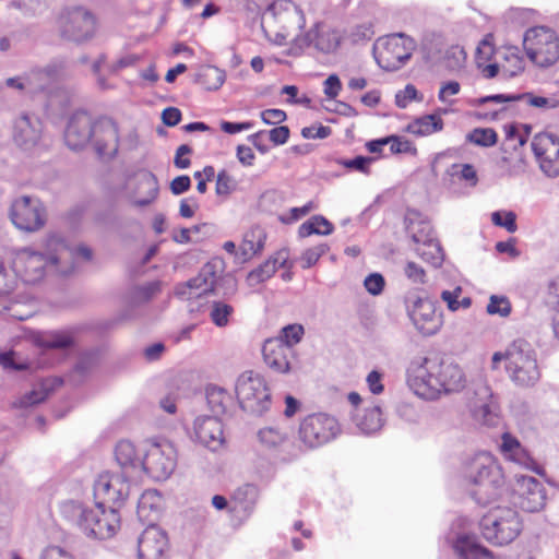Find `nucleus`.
<instances>
[{"label":"nucleus","instance_id":"obj_16","mask_svg":"<svg viewBox=\"0 0 559 559\" xmlns=\"http://www.w3.org/2000/svg\"><path fill=\"white\" fill-rule=\"evenodd\" d=\"M176 467V454L170 444H153L143 456L142 468L156 480L167 479Z\"/></svg>","mask_w":559,"mask_h":559},{"label":"nucleus","instance_id":"obj_20","mask_svg":"<svg viewBox=\"0 0 559 559\" xmlns=\"http://www.w3.org/2000/svg\"><path fill=\"white\" fill-rule=\"evenodd\" d=\"M168 538L157 525H148L138 539L140 559H167Z\"/></svg>","mask_w":559,"mask_h":559},{"label":"nucleus","instance_id":"obj_64","mask_svg":"<svg viewBox=\"0 0 559 559\" xmlns=\"http://www.w3.org/2000/svg\"><path fill=\"white\" fill-rule=\"evenodd\" d=\"M417 88L413 84H407L403 91L395 95V104L400 108H406L412 100L417 99Z\"/></svg>","mask_w":559,"mask_h":559},{"label":"nucleus","instance_id":"obj_45","mask_svg":"<svg viewBox=\"0 0 559 559\" xmlns=\"http://www.w3.org/2000/svg\"><path fill=\"white\" fill-rule=\"evenodd\" d=\"M49 394V389L43 384L38 389H34L31 392L25 393L16 401L13 402L15 408H28L44 402Z\"/></svg>","mask_w":559,"mask_h":559},{"label":"nucleus","instance_id":"obj_52","mask_svg":"<svg viewBox=\"0 0 559 559\" xmlns=\"http://www.w3.org/2000/svg\"><path fill=\"white\" fill-rule=\"evenodd\" d=\"M520 96H522L521 99H525L530 106L544 110L554 109L559 106V100L556 97H544L534 95L533 93H524L520 94Z\"/></svg>","mask_w":559,"mask_h":559},{"label":"nucleus","instance_id":"obj_39","mask_svg":"<svg viewBox=\"0 0 559 559\" xmlns=\"http://www.w3.org/2000/svg\"><path fill=\"white\" fill-rule=\"evenodd\" d=\"M74 344V338L71 332L68 331H53L47 333L40 338V346L51 349H66Z\"/></svg>","mask_w":559,"mask_h":559},{"label":"nucleus","instance_id":"obj_1","mask_svg":"<svg viewBox=\"0 0 559 559\" xmlns=\"http://www.w3.org/2000/svg\"><path fill=\"white\" fill-rule=\"evenodd\" d=\"M406 376L409 389L428 401L437 400L442 394L460 392L466 384L465 373L459 365L437 357L414 358Z\"/></svg>","mask_w":559,"mask_h":559},{"label":"nucleus","instance_id":"obj_50","mask_svg":"<svg viewBox=\"0 0 559 559\" xmlns=\"http://www.w3.org/2000/svg\"><path fill=\"white\" fill-rule=\"evenodd\" d=\"M330 247L326 243H320L312 248L307 249L301 255V267L309 269L313 266L319 259L329 251Z\"/></svg>","mask_w":559,"mask_h":559},{"label":"nucleus","instance_id":"obj_59","mask_svg":"<svg viewBox=\"0 0 559 559\" xmlns=\"http://www.w3.org/2000/svg\"><path fill=\"white\" fill-rule=\"evenodd\" d=\"M305 333L304 326L300 324H289L282 329L281 335L277 338L283 340L290 347L294 348V345L301 341V337Z\"/></svg>","mask_w":559,"mask_h":559},{"label":"nucleus","instance_id":"obj_14","mask_svg":"<svg viewBox=\"0 0 559 559\" xmlns=\"http://www.w3.org/2000/svg\"><path fill=\"white\" fill-rule=\"evenodd\" d=\"M531 146L542 171L550 178L559 176V136L550 132L538 133Z\"/></svg>","mask_w":559,"mask_h":559},{"label":"nucleus","instance_id":"obj_21","mask_svg":"<svg viewBox=\"0 0 559 559\" xmlns=\"http://www.w3.org/2000/svg\"><path fill=\"white\" fill-rule=\"evenodd\" d=\"M95 120L84 110L74 112L69 119L64 140L72 150H79L88 144L93 138Z\"/></svg>","mask_w":559,"mask_h":559},{"label":"nucleus","instance_id":"obj_10","mask_svg":"<svg viewBox=\"0 0 559 559\" xmlns=\"http://www.w3.org/2000/svg\"><path fill=\"white\" fill-rule=\"evenodd\" d=\"M340 432L337 420L324 413L308 415L299 426V439L308 448L314 449L334 439Z\"/></svg>","mask_w":559,"mask_h":559},{"label":"nucleus","instance_id":"obj_41","mask_svg":"<svg viewBox=\"0 0 559 559\" xmlns=\"http://www.w3.org/2000/svg\"><path fill=\"white\" fill-rule=\"evenodd\" d=\"M283 265L284 260L280 262L277 258H271L257 269L252 270L248 275V280L252 284L262 283L272 277L277 271V269Z\"/></svg>","mask_w":559,"mask_h":559},{"label":"nucleus","instance_id":"obj_23","mask_svg":"<svg viewBox=\"0 0 559 559\" xmlns=\"http://www.w3.org/2000/svg\"><path fill=\"white\" fill-rule=\"evenodd\" d=\"M518 503L527 512L540 511L546 504V489L544 485L532 476L518 478Z\"/></svg>","mask_w":559,"mask_h":559},{"label":"nucleus","instance_id":"obj_60","mask_svg":"<svg viewBox=\"0 0 559 559\" xmlns=\"http://www.w3.org/2000/svg\"><path fill=\"white\" fill-rule=\"evenodd\" d=\"M70 104V98L67 92L64 91H56L55 93L50 94L48 96L47 100V108L57 111L62 112L67 109V107Z\"/></svg>","mask_w":559,"mask_h":559},{"label":"nucleus","instance_id":"obj_43","mask_svg":"<svg viewBox=\"0 0 559 559\" xmlns=\"http://www.w3.org/2000/svg\"><path fill=\"white\" fill-rule=\"evenodd\" d=\"M466 61V52L460 46H451L448 48L441 60V64L449 71L454 72L461 70Z\"/></svg>","mask_w":559,"mask_h":559},{"label":"nucleus","instance_id":"obj_46","mask_svg":"<svg viewBox=\"0 0 559 559\" xmlns=\"http://www.w3.org/2000/svg\"><path fill=\"white\" fill-rule=\"evenodd\" d=\"M466 140L475 145L490 147L497 143V132L491 128H476L466 135Z\"/></svg>","mask_w":559,"mask_h":559},{"label":"nucleus","instance_id":"obj_27","mask_svg":"<svg viewBox=\"0 0 559 559\" xmlns=\"http://www.w3.org/2000/svg\"><path fill=\"white\" fill-rule=\"evenodd\" d=\"M296 40L300 47L314 46L317 50L324 53L334 51L340 44L335 33L320 31L318 26L307 32L302 37H296Z\"/></svg>","mask_w":559,"mask_h":559},{"label":"nucleus","instance_id":"obj_12","mask_svg":"<svg viewBox=\"0 0 559 559\" xmlns=\"http://www.w3.org/2000/svg\"><path fill=\"white\" fill-rule=\"evenodd\" d=\"M95 17L84 8L67 10L60 17L61 36L74 43L90 39L95 33Z\"/></svg>","mask_w":559,"mask_h":559},{"label":"nucleus","instance_id":"obj_32","mask_svg":"<svg viewBox=\"0 0 559 559\" xmlns=\"http://www.w3.org/2000/svg\"><path fill=\"white\" fill-rule=\"evenodd\" d=\"M358 429L365 435H371L379 431L383 426L382 412L380 406L374 405L365 409L362 415L355 417Z\"/></svg>","mask_w":559,"mask_h":559},{"label":"nucleus","instance_id":"obj_47","mask_svg":"<svg viewBox=\"0 0 559 559\" xmlns=\"http://www.w3.org/2000/svg\"><path fill=\"white\" fill-rule=\"evenodd\" d=\"M417 251L425 261L429 262L435 267L441 266L444 260L443 250L437 239L424 245L423 249H418Z\"/></svg>","mask_w":559,"mask_h":559},{"label":"nucleus","instance_id":"obj_33","mask_svg":"<svg viewBox=\"0 0 559 559\" xmlns=\"http://www.w3.org/2000/svg\"><path fill=\"white\" fill-rule=\"evenodd\" d=\"M405 223L406 231L415 243H421L424 246L436 240L432 227L428 222L420 221L418 218L413 219L407 216L405 218Z\"/></svg>","mask_w":559,"mask_h":559},{"label":"nucleus","instance_id":"obj_51","mask_svg":"<svg viewBox=\"0 0 559 559\" xmlns=\"http://www.w3.org/2000/svg\"><path fill=\"white\" fill-rule=\"evenodd\" d=\"M159 495L156 490H147L141 495L138 501V515L140 519L147 518L146 511L157 508Z\"/></svg>","mask_w":559,"mask_h":559},{"label":"nucleus","instance_id":"obj_63","mask_svg":"<svg viewBox=\"0 0 559 559\" xmlns=\"http://www.w3.org/2000/svg\"><path fill=\"white\" fill-rule=\"evenodd\" d=\"M314 209L313 202H308L301 207H292L289 210V213L280 215V221L284 224H292L294 222H297L301 217L306 216L311 210Z\"/></svg>","mask_w":559,"mask_h":559},{"label":"nucleus","instance_id":"obj_53","mask_svg":"<svg viewBox=\"0 0 559 559\" xmlns=\"http://www.w3.org/2000/svg\"><path fill=\"white\" fill-rule=\"evenodd\" d=\"M491 221L496 226L503 227L509 233H515L518 229L516 215L514 212H493L491 214Z\"/></svg>","mask_w":559,"mask_h":559},{"label":"nucleus","instance_id":"obj_36","mask_svg":"<svg viewBox=\"0 0 559 559\" xmlns=\"http://www.w3.org/2000/svg\"><path fill=\"white\" fill-rule=\"evenodd\" d=\"M225 79L226 74L223 70L214 66H206L200 70L194 81L207 91H216L223 85Z\"/></svg>","mask_w":559,"mask_h":559},{"label":"nucleus","instance_id":"obj_40","mask_svg":"<svg viewBox=\"0 0 559 559\" xmlns=\"http://www.w3.org/2000/svg\"><path fill=\"white\" fill-rule=\"evenodd\" d=\"M234 313V307L223 300H215L210 306V319L217 328L228 325L229 318Z\"/></svg>","mask_w":559,"mask_h":559},{"label":"nucleus","instance_id":"obj_30","mask_svg":"<svg viewBox=\"0 0 559 559\" xmlns=\"http://www.w3.org/2000/svg\"><path fill=\"white\" fill-rule=\"evenodd\" d=\"M120 528V515L116 508L105 510L103 515H99V521H96L92 530V538L108 539L111 538Z\"/></svg>","mask_w":559,"mask_h":559},{"label":"nucleus","instance_id":"obj_49","mask_svg":"<svg viewBox=\"0 0 559 559\" xmlns=\"http://www.w3.org/2000/svg\"><path fill=\"white\" fill-rule=\"evenodd\" d=\"M265 242V234L262 229L255 228L245 235L243 248L245 251H251L252 253L260 252Z\"/></svg>","mask_w":559,"mask_h":559},{"label":"nucleus","instance_id":"obj_11","mask_svg":"<svg viewBox=\"0 0 559 559\" xmlns=\"http://www.w3.org/2000/svg\"><path fill=\"white\" fill-rule=\"evenodd\" d=\"M9 215L16 228L28 233L44 227L47 217L43 202L29 195L16 198L11 204Z\"/></svg>","mask_w":559,"mask_h":559},{"label":"nucleus","instance_id":"obj_28","mask_svg":"<svg viewBox=\"0 0 559 559\" xmlns=\"http://www.w3.org/2000/svg\"><path fill=\"white\" fill-rule=\"evenodd\" d=\"M115 457L122 469L120 474H126L128 478L142 468L143 457L130 441L122 440L118 442L115 449Z\"/></svg>","mask_w":559,"mask_h":559},{"label":"nucleus","instance_id":"obj_4","mask_svg":"<svg viewBox=\"0 0 559 559\" xmlns=\"http://www.w3.org/2000/svg\"><path fill=\"white\" fill-rule=\"evenodd\" d=\"M479 526L487 542L496 546H503L520 535L523 523L516 510L509 507H496L483 515Z\"/></svg>","mask_w":559,"mask_h":559},{"label":"nucleus","instance_id":"obj_5","mask_svg":"<svg viewBox=\"0 0 559 559\" xmlns=\"http://www.w3.org/2000/svg\"><path fill=\"white\" fill-rule=\"evenodd\" d=\"M506 370L518 386L531 388L539 381L536 353L527 341L519 338L508 346Z\"/></svg>","mask_w":559,"mask_h":559},{"label":"nucleus","instance_id":"obj_42","mask_svg":"<svg viewBox=\"0 0 559 559\" xmlns=\"http://www.w3.org/2000/svg\"><path fill=\"white\" fill-rule=\"evenodd\" d=\"M140 187L146 189L147 194L144 198H139L134 201L136 206H146L151 204L158 194V181L152 173H145L139 180Z\"/></svg>","mask_w":559,"mask_h":559},{"label":"nucleus","instance_id":"obj_9","mask_svg":"<svg viewBox=\"0 0 559 559\" xmlns=\"http://www.w3.org/2000/svg\"><path fill=\"white\" fill-rule=\"evenodd\" d=\"M93 491L97 506L118 510L129 497L130 481L126 474L103 472L95 479Z\"/></svg>","mask_w":559,"mask_h":559},{"label":"nucleus","instance_id":"obj_61","mask_svg":"<svg viewBox=\"0 0 559 559\" xmlns=\"http://www.w3.org/2000/svg\"><path fill=\"white\" fill-rule=\"evenodd\" d=\"M500 449L503 453H509L513 456L520 455L523 452L520 441L508 432L503 433L501 437Z\"/></svg>","mask_w":559,"mask_h":559},{"label":"nucleus","instance_id":"obj_3","mask_svg":"<svg viewBox=\"0 0 559 559\" xmlns=\"http://www.w3.org/2000/svg\"><path fill=\"white\" fill-rule=\"evenodd\" d=\"M465 477L476 487L472 495L480 504H487L499 497L504 483L500 467L487 452L472 457L466 467Z\"/></svg>","mask_w":559,"mask_h":559},{"label":"nucleus","instance_id":"obj_38","mask_svg":"<svg viewBox=\"0 0 559 559\" xmlns=\"http://www.w3.org/2000/svg\"><path fill=\"white\" fill-rule=\"evenodd\" d=\"M258 488L252 484H245L238 487L234 495L233 500L239 504L240 509L245 512H250L258 500Z\"/></svg>","mask_w":559,"mask_h":559},{"label":"nucleus","instance_id":"obj_35","mask_svg":"<svg viewBox=\"0 0 559 559\" xmlns=\"http://www.w3.org/2000/svg\"><path fill=\"white\" fill-rule=\"evenodd\" d=\"M66 70L64 61H56L46 66L44 69L35 71L28 79V83L34 85V90L44 91L45 84H36V81L46 80L47 82L59 79Z\"/></svg>","mask_w":559,"mask_h":559},{"label":"nucleus","instance_id":"obj_57","mask_svg":"<svg viewBox=\"0 0 559 559\" xmlns=\"http://www.w3.org/2000/svg\"><path fill=\"white\" fill-rule=\"evenodd\" d=\"M236 186V180L229 176L226 170H222L217 174L215 187V192L217 195H229L233 191H235Z\"/></svg>","mask_w":559,"mask_h":559},{"label":"nucleus","instance_id":"obj_8","mask_svg":"<svg viewBox=\"0 0 559 559\" xmlns=\"http://www.w3.org/2000/svg\"><path fill=\"white\" fill-rule=\"evenodd\" d=\"M523 46L530 60L538 67L547 68L559 60V38L555 31L546 26L528 28Z\"/></svg>","mask_w":559,"mask_h":559},{"label":"nucleus","instance_id":"obj_48","mask_svg":"<svg viewBox=\"0 0 559 559\" xmlns=\"http://www.w3.org/2000/svg\"><path fill=\"white\" fill-rule=\"evenodd\" d=\"M258 438L263 445L273 449L286 441L287 433L274 427H266L259 430Z\"/></svg>","mask_w":559,"mask_h":559},{"label":"nucleus","instance_id":"obj_34","mask_svg":"<svg viewBox=\"0 0 559 559\" xmlns=\"http://www.w3.org/2000/svg\"><path fill=\"white\" fill-rule=\"evenodd\" d=\"M159 292L160 282L158 281L134 286L128 294V304L130 307H138L150 301Z\"/></svg>","mask_w":559,"mask_h":559},{"label":"nucleus","instance_id":"obj_54","mask_svg":"<svg viewBox=\"0 0 559 559\" xmlns=\"http://www.w3.org/2000/svg\"><path fill=\"white\" fill-rule=\"evenodd\" d=\"M388 144H390V151L392 154L406 153L411 155L417 154V148L408 140H403L399 135L386 136Z\"/></svg>","mask_w":559,"mask_h":559},{"label":"nucleus","instance_id":"obj_13","mask_svg":"<svg viewBox=\"0 0 559 559\" xmlns=\"http://www.w3.org/2000/svg\"><path fill=\"white\" fill-rule=\"evenodd\" d=\"M406 307L412 322L423 335L430 336L440 330L442 320L436 313V305L432 300L427 297L408 296Z\"/></svg>","mask_w":559,"mask_h":559},{"label":"nucleus","instance_id":"obj_56","mask_svg":"<svg viewBox=\"0 0 559 559\" xmlns=\"http://www.w3.org/2000/svg\"><path fill=\"white\" fill-rule=\"evenodd\" d=\"M404 275L414 285H423L426 283V271L421 265L414 261H407L404 265Z\"/></svg>","mask_w":559,"mask_h":559},{"label":"nucleus","instance_id":"obj_17","mask_svg":"<svg viewBox=\"0 0 559 559\" xmlns=\"http://www.w3.org/2000/svg\"><path fill=\"white\" fill-rule=\"evenodd\" d=\"M99 156L114 157L119 148L117 123L109 117H100L94 122L91 142Z\"/></svg>","mask_w":559,"mask_h":559},{"label":"nucleus","instance_id":"obj_26","mask_svg":"<svg viewBox=\"0 0 559 559\" xmlns=\"http://www.w3.org/2000/svg\"><path fill=\"white\" fill-rule=\"evenodd\" d=\"M194 435L211 451H217L224 443L223 424L216 416L198 417L194 420Z\"/></svg>","mask_w":559,"mask_h":559},{"label":"nucleus","instance_id":"obj_19","mask_svg":"<svg viewBox=\"0 0 559 559\" xmlns=\"http://www.w3.org/2000/svg\"><path fill=\"white\" fill-rule=\"evenodd\" d=\"M62 515L72 524L76 525L87 537L92 536V530L96 521H99V515L105 512L104 506L88 508L78 501H67L61 506Z\"/></svg>","mask_w":559,"mask_h":559},{"label":"nucleus","instance_id":"obj_22","mask_svg":"<svg viewBox=\"0 0 559 559\" xmlns=\"http://www.w3.org/2000/svg\"><path fill=\"white\" fill-rule=\"evenodd\" d=\"M264 362L273 371L288 373L295 358V349L281 338H269L262 347Z\"/></svg>","mask_w":559,"mask_h":559},{"label":"nucleus","instance_id":"obj_7","mask_svg":"<svg viewBox=\"0 0 559 559\" xmlns=\"http://www.w3.org/2000/svg\"><path fill=\"white\" fill-rule=\"evenodd\" d=\"M236 395L246 413L262 415L271 406V393L264 378L252 370L242 372L236 381Z\"/></svg>","mask_w":559,"mask_h":559},{"label":"nucleus","instance_id":"obj_25","mask_svg":"<svg viewBox=\"0 0 559 559\" xmlns=\"http://www.w3.org/2000/svg\"><path fill=\"white\" fill-rule=\"evenodd\" d=\"M43 123L35 115H21L14 122L13 140L23 150H31L40 140Z\"/></svg>","mask_w":559,"mask_h":559},{"label":"nucleus","instance_id":"obj_55","mask_svg":"<svg viewBox=\"0 0 559 559\" xmlns=\"http://www.w3.org/2000/svg\"><path fill=\"white\" fill-rule=\"evenodd\" d=\"M221 261H218L217 266V284L215 286V292L223 290V296L225 298H230L234 296L237 292V281L230 275L221 276L219 275V269H221Z\"/></svg>","mask_w":559,"mask_h":559},{"label":"nucleus","instance_id":"obj_6","mask_svg":"<svg viewBox=\"0 0 559 559\" xmlns=\"http://www.w3.org/2000/svg\"><path fill=\"white\" fill-rule=\"evenodd\" d=\"M416 47L414 38L404 33H395L380 38L373 47V55L380 68L396 71L412 58Z\"/></svg>","mask_w":559,"mask_h":559},{"label":"nucleus","instance_id":"obj_15","mask_svg":"<svg viewBox=\"0 0 559 559\" xmlns=\"http://www.w3.org/2000/svg\"><path fill=\"white\" fill-rule=\"evenodd\" d=\"M218 261L205 263L197 276L176 286V295L181 299L199 298L214 294L217 284Z\"/></svg>","mask_w":559,"mask_h":559},{"label":"nucleus","instance_id":"obj_58","mask_svg":"<svg viewBox=\"0 0 559 559\" xmlns=\"http://www.w3.org/2000/svg\"><path fill=\"white\" fill-rule=\"evenodd\" d=\"M487 312L489 314H499L501 317H507L511 312V305L506 297L492 295L487 305Z\"/></svg>","mask_w":559,"mask_h":559},{"label":"nucleus","instance_id":"obj_37","mask_svg":"<svg viewBox=\"0 0 559 559\" xmlns=\"http://www.w3.org/2000/svg\"><path fill=\"white\" fill-rule=\"evenodd\" d=\"M504 62L501 63V74L504 79L516 76L524 69V60L519 56L516 48H508L503 53Z\"/></svg>","mask_w":559,"mask_h":559},{"label":"nucleus","instance_id":"obj_29","mask_svg":"<svg viewBox=\"0 0 559 559\" xmlns=\"http://www.w3.org/2000/svg\"><path fill=\"white\" fill-rule=\"evenodd\" d=\"M453 548L459 559H491V552L468 535H459Z\"/></svg>","mask_w":559,"mask_h":559},{"label":"nucleus","instance_id":"obj_18","mask_svg":"<svg viewBox=\"0 0 559 559\" xmlns=\"http://www.w3.org/2000/svg\"><path fill=\"white\" fill-rule=\"evenodd\" d=\"M473 416L476 420L487 426L497 423L498 403L491 388L485 381H477L473 388Z\"/></svg>","mask_w":559,"mask_h":559},{"label":"nucleus","instance_id":"obj_2","mask_svg":"<svg viewBox=\"0 0 559 559\" xmlns=\"http://www.w3.org/2000/svg\"><path fill=\"white\" fill-rule=\"evenodd\" d=\"M73 251L59 237L52 236L47 241V253L34 251L29 248L21 249L13 260V271L27 284L39 282L44 275L46 267L56 266L57 271L62 275H68L73 270L70 263L66 267L58 265L62 261H70Z\"/></svg>","mask_w":559,"mask_h":559},{"label":"nucleus","instance_id":"obj_31","mask_svg":"<svg viewBox=\"0 0 559 559\" xmlns=\"http://www.w3.org/2000/svg\"><path fill=\"white\" fill-rule=\"evenodd\" d=\"M443 124V120L438 115L431 114L415 119L407 126L406 130L414 135L426 136L441 131Z\"/></svg>","mask_w":559,"mask_h":559},{"label":"nucleus","instance_id":"obj_62","mask_svg":"<svg viewBox=\"0 0 559 559\" xmlns=\"http://www.w3.org/2000/svg\"><path fill=\"white\" fill-rule=\"evenodd\" d=\"M373 162L372 157L368 156H356L352 159H343L340 162L341 165H343L346 168L355 169L364 174L369 173V165Z\"/></svg>","mask_w":559,"mask_h":559},{"label":"nucleus","instance_id":"obj_44","mask_svg":"<svg viewBox=\"0 0 559 559\" xmlns=\"http://www.w3.org/2000/svg\"><path fill=\"white\" fill-rule=\"evenodd\" d=\"M206 400L213 416L218 417V415L226 412V402L229 400V396L224 389L213 386L206 390Z\"/></svg>","mask_w":559,"mask_h":559},{"label":"nucleus","instance_id":"obj_24","mask_svg":"<svg viewBox=\"0 0 559 559\" xmlns=\"http://www.w3.org/2000/svg\"><path fill=\"white\" fill-rule=\"evenodd\" d=\"M278 23L283 24V29L287 36L301 29L305 25V16L298 7L287 0L274 1L266 10Z\"/></svg>","mask_w":559,"mask_h":559}]
</instances>
